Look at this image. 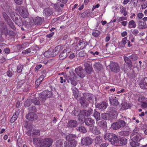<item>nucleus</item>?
<instances>
[{"instance_id":"f257e3e1","label":"nucleus","mask_w":147,"mask_h":147,"mask_svg":"<svg viewBox=\"0 0 147 147\" xmlns=\"http://www.w3.org/2000/svg\"><path fill=\"white\" fill-rule=\"evenodd\" d=\"M33 142L36 147H49L52 145L53 141L49 138L44 139L38 138L33 139Z\"/></svg>"},{"instance_id":"f03ea898","label":"nucleus","mask_w":147,"mask_h":147,"mask_svg":"<svg viewBox=\"0 0 147 147\" xmlns=\"http://www.w3.org/2000/svg\"><path fill=\"white\" fill-rule=\"evenodd\" d=\"M130 138L133 141L136 142L140 141L141 139V136L138 128L136 127L133 130L132 133L131 135Z\"/></svg>"},{"instance_id":"7ed1b4c3","label":"nucleus","mask_w":147,"mask_h":147,"mask_svg":"<svg viewBox=\"0 0 147 147\" xmlns=\"http://www.w3.org/2000/svg\"><path fill=\"white\" fill-rule=\"evenodd\" d=\"M84 97H82L80 100V103L83 107H86L87 106L88 102L86 101L85 99L88 101L91 102L92 101V98L90 96V94L84 93L83 94Z\"/></svg>"},{"instance_id":"20e7f679","label":"nucleus","mask_w":147,"mask_h":147,"mask_svg":"<svg viewBox=\"0 0 147 147\" xmlns=\"http://www.w3.org/2000/svg\"><path fill=\"white\" fill-rule=\"evenodd\" d=\"M110 68L111 71L115 73H117L120 71L119 65L117 63H111L110 65Z\"/></svg>"},{"instance_id":"39448f33","label":"nucleus","mask_w":147,"mask_h":147,"mask_svg":"<svg viewBox=\"0 0 147 147\" xmlns=\"http://www.w3.org/2000/svg\"><path fill=\"white\" fill-rule=\"evenodd\" d=\"M142 20L143 21L139 22L138 28L139 29H144L147 28V17H144Z\"/></svg>"},{"instance_id":"423d86ee","label":"nucleus","mask_w":147,"mask_h":147,"mask_svg":"<svg viewBox=\"0 0 147 147\" xmlns=\"http://www.w3.org/2000/svg\"><path fill=\"white\" fill-rule=\"evenodd\" d=\"M93 141L91 138L87 137L81 139V143L83 145L88 146L92 144Z\"/></svg>"},{"instance_id":"0eeeda50","label":"nucleus","mask_w":147,"mask_h":147,"mask_svg":"<svg viewBox=\"0 0 147 147\" xmlns=\"http://www.w3.org/2000/svg\"><path fill=\"white\" fill-rule=\"evenodd\" d=\"M71 49L69 48L64 49L59 55V57L60 60H63L67 57L71 52Z\"/></svg>"},{"instance_id":"6e6552de","label":"nucleus","mask_w":147,"mask_h":147,"mask_svg":"<svg viewBox=\"0 0 147 147\" xmlns=\"http://www.w3.org/2000/svg\"><path fill=\"white\" fill-rule=\"evenodd\" d=\"M74 98L77 100L80 98V96L78 90L75 87H73L71 88Z\"/></svg>"},{"instance_id":"1a4fd4ad","label":"nucleus","mask_w":147,"mask_h":147,"mask_svg":"<svg viewBox=\"0 0 147 147\" xmlns=\"http://www.w3.org/2000/svg\"><path fill=\"white\" fill-rule=\"evenodd\" d=\"M20 14L24 18H27L28 15V13L27 9L23 7L21 8Z\"/></svg>"},{"instance_id":"9d476101","label":"nucleus","mask_w":147,"mask_h":147,"mask_svg":"<svg viewBox=\"0 0 147 147\" xmlns=\"http://www.w3.org/2000/svg\"><path fill=\"white\" fill-rule=\"evenodd\" d=\"M53 13L52 11L50 8H46L43 12V15L45 17L49 16Z\"/></svg>"},{"instance_id":"9b49d317","label":"nucleus","mask_w":147,"mask_h":147,"mask_svg":"<svg viewBox=\"0 0 147 147\" xmlns=\"http://www.w3.org/2000/svg\"><path fill=\"white\" fill-rule=\"evenodd\" d=\"M64 147H75L77 144V142L75 140H73L72 141L67 143V141L64 142Z\"/></svg>"},{"instance_id":"f8f14e48","label":"nucleus","mask_w":147,"mask_h":147,"mask_svg":"<svg viewBox=\"0 0 147 147\" xmlns=\"http://www.w3.org/2000/svg\"><path fill=\"white\" fill-rule=\"evenodd\" d=\"M119 140L118 137L116 135L114 134L113 137L112 138L111 142V144L114 145H119Z\"/></svg>"},{"instance_id":"ddd939ff","label":"nucleus","mask_w":147,"mask_h":147,"mask_svg":"<svg viewBox=\"0 0 147 147\" xmlns=\"http://www.w3.org/2000/svg\"><path fill=\"white\" fill-rule=\"evenodd\" d=\"M87 45V43L86 42L83 41H80L79 43L77 45V46L78 48L76 49V50H79L85 48Z\"/></svg>"},{"instance_id":"4468645a","label":"nucleus","mask_w":147,"mask_h":147,"mask_svg":"<svg viewBox=\"0 0 147 147\" xmlns=\"http://www.w3.org/2000/svg\"><path fill=\"white\" fill-rule=\"evenodd\" d=\"M84 122L85 124L89 126L92 127L94 125L95 122L93 119L90 118H86L85 119Z\"/></svg>"},{"instance_id":"2eb2a0df","label":"nucleus","mask_w":147,"mask_h":147,"mask_svg":"<svg viewBox=\"0 0 147 147\" xmlns=\"http://www.w3.org/2000/svg\"><path fill=\"white\" fill-rule=\"evenodd\" d=\"M27 119L30 121L36 119L37 118L36 115L33 113L31 112L28 113L26 116Z\"/></svg>"},{"instance_id":"dca6fc26","label":"nucleus","mask_w":147,"mask_h":147,"mask_svg":"<svg viewBox=\"0 0 147 147\" xmlns=\"http://www.w3.org/2000/svg\"><path fill=\"white\" fill-rule=\"evenodd\" d=\"M140 86L142 89H147V77L144 78L140 82Z\"/></svg>"},{"instance_id":"f3484780","label":"nucleus","mask_w":147,"mask_h":147,"mask_svg":"<svg viewBox=\"0 0 147 147\" xmlns=\"http://www.w3.org/2000/svg\"><path fill=\"white\" fill-rule=\"evenodd\" d=\"M77 75L80 77L83 78L85 76L84 70L81 68H76L75 69Z\"/></svg>"},{"instance_id":"a211bd4d","label":"nucleus","mask_w":147,"mask_h":147,"mask_svg":"<svg viewBox=\"0 0 147 147\" xmlns=\"http://www.w3.org/2000/svg\"><path fill=\"white\" fill-rule=\"evenodd\" d=\"M107 104L106 102H103L97 104L96 105V107L100 109H104L107 107Z\"/></svg>"},{"instance_id":"6ab92c4d","label":"nucleus","mask_w":147,"mask_h":147,"mask_svg":"<svg viewBox=\"0 0 147 147\" xmlns=\"http://www.w3.org/2000/svg\"><path fill=\"white\" fill-rule=\"evenodd\" d=\"M62 49L63 48L62 46L58 45L53 50H52V52L54 56L58 54Z\"/></svg>"},{"instance_id":"aec40b11","label":"nucleus","mask_w":147,"mask_h":147,"mask_svg":"<svg viewBox=\"0 0 147 147\" xmlns=\"http://www.w3.org/2000/svg\"><path fill=\"white\" fill-rule=\"evenodd\" d=\"M84 65L85 67V70L86 72L88 74H90L92 70L91 66L87 63H84Z\"/></svg>"},{"instance_id":"412c9836","label":"nucleus","mask_w":147,"mask_h":147,"mask_svg":"<svg viewBox=\"0 0 147 147\" xmlns=\"http://www.w3.org/2000/svg\"><path fill=\"white\" fill-rule=\"evenodd\" d=\"M44 55L47 57H54L52 49H50L47 51L45 52L44 54Z\"/></svg>"},{"instance_id":"4be33fe9","label":"nucleus","mask_w":147,"mask_h":147,"mask_svg":"<svg viewBox=\"0 0 147 147\" xmlns=\"http://www.w3.org/2000/svg\"><path fill=\"white\" fill-rule=\"evenodd\" d=\"M77 125V122L74 120H71L69 121L68 123V126L71 127H76Z\"/></svg>"},{"instance_id":"5701e85b","label":"nucleus","mask_w":147,"mask_h":147,"mask_svg":"<svg viewBox=\"0 0 147 147\" xmlns=\"http://www.w3.org/2000/svg\"><path fill=\"white\" fill-rule=\"evenodd\" d=\"M75 136L72 134H69L66 137V140H67V143H69L73 140H75Z\"/></svg>"},{"instance_id":"b1692460","label":"nucleus","mask_w":147,"mask_h":147,"mask_svg":"<svg viewBox=\"0 0 147 147\" xmlns=\"http://www.w3.org/2000/svg\"><path fill=\"white\" fill-rule=\"evenodd\" d=\"M114 134L111 133H106L104 136V138L106 140H108L109 141L111 142L112 138L113 137V135Z\"/></svg>"},{"instance_id":"393cba45","label":"nucleus","mask_w":147,"mask_h":147,"mask_svg":"<svg viewBox=\"0 0 147 147\" xmlns=\"http://www.w3.org/2000/svg\"><path fill=\"white\" fill-rule=\"evenodd\" d=\"M109 112L110 113V114L113 116L117 115V112L116 111L114 107H110L109 110Z\"/></svg>"},{"instance_id":"a878e982","label":"nucleus","mask_w":147,"mask_h":147,"mask_svg":"<svg viewBox=\"0 0 147 147\" xmlns=\"http://www.w3.org/2000/svg\"><path fill=\"white\" fill-rule=\"evenodd\" d=\"M136 26V25L134 20H131L128 23V28H135Z\"/></svg>"},{"instance_id":"bb28decb","label":"nucleus","mask_w":147,"mask_h":147,"mask_svg":"<svg viewBox=\"0 0 147 147\" xmlns=\"http://www.w3.org/2000/svg\"><path fill=\"white\" fill-rule=\"evenodd\" d=\"M124 59L126 63L127 64L128 66L130 67H132V63L129 58L126 57H124Z\"/></svg>"},{"instance_id":"cd10ccee","label":"nucleus","mask_w":147,"mask_h":147,"mask_svg":"<svg viewBox=\"0 0 147 147\" xmlns=\"http://www.w3.org/2000/svg\"><path fill=\"white\" fill-rule=\"evenodd\" d=\"M34 22L35 24L40 25L41 23L42 19L41 18L39 17H37L34 20Z\"/></svg>"},{"instance_id":"c85d7f7f","label":"nucleus","mask_w":147,"mask_h":147,"mask_svg":"<svg viewBox=\"0 0 147 147\" xmlns=\"http://www.w3.org/2000/svg\"><path fill=\"white\" fill-rule=\"evenodd\" d=\"M69 76H67L66 75H64V77H60V83H63L64 82H66V80L68 81V82H69Z\"/></svg>"},{"instance_id":"c756f323","label":"nucleus","mask_w":147,"mask_h":147,"mask_svg":"<svg viewBox=\"0 0 147 147\" xmlns=\"http://www.w3.org/2000/svg\"><path fill=\"white\" fill-rule=\"evenodd\" d=\"M119 143L120 145H125L127 143V140L125 138L122 137L120 138L119 140Z\"/></svg>"},{"instance_id":"7c9ffc66","label":"nucleus","mask_w":147,"mask_h":147,"mask_svg":"<svg viewBox=\"0 0 147 147\" xmlns=\"http://www.w3.org/2000/svg\"><path fill=\"white\" fill-rule=\"evenodd\" d=\"M82 113L85 116L88 117L92 114V110L90 109L88 111L86 110H83L82 111Z\"/></svg>"},{"instance_id":"2f4dec72","label":"nucleus","mask_w":147,"mask_h":147,"mask_svg":"<svg viewBox=\"0 0 147 147\" xmlns=\"http://www.w3.org/2000/svg\"><path fill=\"white\" fill-rule=\"evenodd\" d=\"M18 112L17 111L13 115L10 120V122L11 123H13L15 121V120L17 119L18 117Z\"/></svg>"},{"instance_id":"473e14b6","label":"nucleus","mask_w":147,"mask_h":147,"mask_svg":"<svg viewBox=\"0 0 147 147\" xmlns=\"http://www.w3.org/2000/svg\"><path fill=\"white\" fill-rule=\"evenodd\" d=\"M96 123L99 126L102 128L105 127L106 126V123L104 121H102L98 122H96Z\"/></svg>"},{"instance_id":"72a5a7b5","label":"nucleus","mask_w":147,"mask_h":147,"mask_svg":"<svg viewBox=\"0 0 147 147\" xmlns=\"http://www.w3.org/2000/svg\"><path fill=\"white\" fill-rule=\"evenodd\" d=\"M111 103L113 105L117 106L119 104V102L116 99L112 98L109 99Z\"/></svg>"},{"instance_id":"f704fd0d","label":"nucleus","mask_w":147,"mask_h":147,"mask_svg":"<svg viewBox=\"0 0 147 147\" xmlns=\"http://www.w3.org/2000/svg\"><path fill=\"white\" fill-rule=\"evenodd\" d=\"M127 39V37H125L122 39L121 41L119 43L120 47H124L125 45Z\"/></svg>"},{"instance_id":"c9c22d12","label":"nucleus","mask_w":147,"mask_h":147,"mask_svg":"<svg viewBox=\"0 0 147 147\" xmlns=\"http://www.w3.org/2000/svg\"><path fill=\"white\" fill-rule=\"evenodd\" d=\"M92 132L95 135H97L100 133V131L98 128L96 127H94L92 128Z\"/></svg>"},{"instance_id":"e433bc0d","label":"nucleus","mask_w":147,"mask_h":147,"mask_svg":"<svg viewBox=\"0 0 147 147\" xmlns=\"http://www.w3.org/2000/svg\"><path fill=\"white\" fill-rule=\"evenodd\" d=\"M94 110L95 112L94 114V116L97 121L99 120L100 119V113L96 111L95 109Z\"/></svg>"},{"instance_id":"4c0bfd02","label":"nucleus","mask_w":147,"mask_h":147,"mask_svg":"<svg viewBox=\"0 0 147 147\" xmlns=\"http://www.w3.org/2000/svg\"><path fill=\"white\" fill-rule=\"evenodd\" d=\"M120 12L121 14H123V15L125 16L127 14V12L126 10V8L123 7L120 8Z\"/></svg>"},{"instance_id":"58836bf2","label":"nucleus","mask_w":147,"mask_h":147,"mask_svg":"<svg viewBox=\"0 0 147 147\" xmlns=\"http://www.w3.org/2000/svg\"><path fill=\"white\" fill-rule=\"evenodd\" d=\"M94 68H96L97 70H99L102 68V65L99 63H96L94 64Z\"/></svg>"},{"instance_id":"ea45409f","label":"nucleus","mask_w":147,"mask_h":147,"mask_svg":"<svg viewBox=\"0 0 147 147\" xmlns=\"http://www.w3.org/2000/svg\"><path fill=\"white\" fill-rule=\"evenodd\" d=\"M102 142V138L101 136H99L96 137L95 139V142L96 144H99Z\"/></svg>"},{"instance_id":"a19ab883","label":"nucleus","mask_w":147,"mask_h":147,"mask_svg":"<svg viewBox=\"0 0 147 147\" xmlns=\"http://www.w3.org/2000/svg\"><path fill=\"white\" fill-rule=\"evenodd\" d=\"M40 134V131L38 129H33L32 131V135L34 136H38Z\"/></svg>"},{"instance_id":"79ce46f5","label":"nucleus","mask_w":147,"mask_h":147,"mask_svg":"<svg viewBox=\"0 0 147 147\" xmlns=\"http://www.w3.org/2000/svg\"><path fill=\"white\" fill-rule=\"evenodd\" d=\"M111 127L115 129H117L120 128L117 122L113 123L111 125Z\"/></svg>"},{"instance_id":"37998d69","label":"nucleus","mask_w":147,"mask_h":147,"mask_svg":"<svg viewBox=\"0 0 147 147\" xmlns=\"http://www.w3.org/2000/svg\"><path fill=\"white\" fill-rule=\"evenodd\" d=\"M63 140H59L56 142V146L57 147H63Z\"/></svg>"},{"instance_id":"c03bdc74","label":"nucleus","mask_w":147,"mask_h":147,"mask_svg":"<svg viewBox=\"0 0 147 147\" xmlns=\"http://www.w3.org/2000/svg\"><path fill=\"white\" fill-rule=\"evenodd\" d=\"M138 100L142 103L143 102H147V98L144 96L140 97L138 99Z\"/></svg>"},{"instance_id":"a18cd8bd","label":"nucleus","mask_w":147,"mask_h":147,"mask_svg":"<svg viewBox=\"0 0 147 147\" xmlns=\"http://www.w3.org/2000/svg\"><path fill=\"white\" fill-rule=\"evenodd\" d=\"M119 125V127L120 128L122 127H124L125 126V121L120 120L117 122Z\"/></svg>"},{"instance_id":"49530a36","label":"nucleus","mask_w":147,"mask_h":147,"mask_svg":"<svg viewBox=\"0 0 147 147\" xmlns=\"http://www.w3.org/2000/svg\"><path fill=\"white\" fill-rule=\"evenodd\" d=\"M32 102V100L31 99L27 100L24 103V105L26 107L29 106Z\"/></svg>"},{"instance_id":"de8ad7c7","label":"nucleus","mask_w":147,"mask_h":147,"mask_svg":"<svg viewBox=\"0 0 147 147\" xmlns=\"http://www.w3.org/2000/svg\"><path fill=\"white\" fill-rule=\"evenodd\" d=\"M80 131L83 133H85L87 132V130L85 127L83 126L79 127L78 129Z\"/></svg>"},{"instance_id":"09e8293b","label":"nucleus","mask_w":147,"mask_h":147,"mask_svg":"<svg viewBox=\"0 0 147 147\" xmlns=\"http://www.w3.org/2000/svg\"><path fill=\"white\" fill-rule=\"evenodd\" d=\"M135 141H133L130 142V145L131 147H136L138 146L139 145V144L137 142H136Z\"/></svg>"},{"instance_id":"8fccbe9b","label":"nucleus","mask_w":147,"mask_h":147,"mask_svg":"<svg viewBox=\"0 0 147 147\" xmlns=\"http://www.w3.org/2000/svg\"><path fill=\"white\" fill-rule=\"evenodd\" d=\"M69 80H70L71 83V84L74 86H76L77 85V82L74 80L72 79V77L71 76H69Z\"/></svg>"},{"instance_id":"3c124183","label":"nucleus","mask_w":147,"mask_h":147,"mask_svg":"<svg viewBox=\"0 0 147 147\" xmlns=\"http://www.w3.org/2000/svg\"><path fill=\"white\" fill-rule=\"evenodd\" d=\"M129 134V131H121L120 133L121 135L124 136H128Z\"/></svg>"},{"instance_id":"603ef678","label":"nucleus","mask_w":147,"mask_h":147,"mask_svg":"<svg viewBox=\"0 0 147 147\" xmlns=\"http://www.w3.org/2000/svg\"><path fill=\"white\" fill-rule=\"evenodd\" d=\"M100 32L98 30H96L94 31L92 33L93 36L95 37L98 36L100 34Z\"/></svg>"},{"instance_id":"864d4df0","label":"nucleus","mask_w":147,"mask_h":147,"mask_svg":"<svg viewBox=\"0 0 147 147\" xmlns=\"http://www.w3.org/2000/svg\"><path fill=\"white\" fill-rule=\"evenodd\" d=\"M121 109H128L129 107L128 104L127 103H123L122 104Z\"/></svg>"},{"instance_id":"5fc2aeb1","label":"nucleus","mask_w":147,"mask_h":147,"mask_svg":"<svg viewBox=\"0 0 147 147\" xmlns=\"http://www.w3.org/2000/svg\"><path fill=\"white\" fill-rule=\"evenodd\" d=\"M129 58L133 61L136 60L138 59V57L136 55L133 54L129 56Z\"/></svg>"},{"instance_id":"6e6d98bb","label":"nucleus","mask_w":147,"mask_h":147,"mask_svg":"<svg viewBox=\"0 0 147 147\" xmlns=\"http://www.w3.org/2000/svg\"><path fill=\"white\" fill-rule=\"evenodd\" d=\"M33 102L35 105H38L40 104V102L37 98H35L32 100V102Z\"/></svg>"},{"instance_id":"4d7b16f0","label":"nucleus","mask_w":147,"mask_h":147,"mask_svg":"<svg viewBox=\"0 0 147 147\" xmlns=\"http://www.w3.org/2000/svg\"><path fill=\"white\" fill-rule=\"evenodd\" d=\"M23 69V66L22 65H19L17 67V71L18 73H20L22 72Z\"/></svg>"},{"instance_id":"13d9d810","label":"nucleus","mask_w":147,"mask_h":147,"mask_svg":"<svg viewBox=\"0 0 147 147\" xmlns=\"http://www.w3.org/2000/svg\"><path fill=\"white\" fill-rule=\"evenodd\" d=\"M109 116V115L108 113H105L102 114V117L104 119H107Z\"/></svg>"},{"instance_id":"bf43d9fd","label":"nucleus","mask_w":147,"mask_h":147,"mask_svg":"<svg viewBox=\"0 0 147 147\" xmlns=\"http://www.w3.org/2000/svg\"><path fill=\"white\" fill-rule=\"evenodd\" d=\"M50 93V92L49 91H48L45 90L42 93V94L43 96H45V97H49V96H48V95L49 93ZM44 98H45V99H46V98L45 97Z\"/></svg>"},{"instance_id":"052dcab7","label":"nucleus","mask_w":147,"mask_h":147,"mask_svg":"<svg viewBox=\"0 0 147 147\" xmlns=\"http://www.w3.org/2000/svg\"><path fill=\"white\" fill-rule=\"evenodd\" d=\"M137 17L139 19H141L144 17V15L143 13H139L137 14Z\"/></svg>"},{"instance_id":"680f3d73","label":"nucleus","mask_w":147,"mask_h":147,"mask_svg":"<svg viewBox=\"0 0 147 147\" xmlns=\"http://www.w3.org/2000/svg\"><path fill=\"white\" fill-rule=\"evenodd\" d=\"M131 32L135 36H136L139 33V31L138 30L136 29H135L131 31Z\"/></svg>"},{"instance_id":"e2e57ef3","label":"nucleus","mask_w":147,"mask_h":147,"mask_svg":"<svg viewBox=\"0 0 147 147\" xmlns=\"http://www.w3.org/2000/svg\"><path fill=\"white\" fill-rule=\"evenodd\" d=\"M31 51L30 49V48H28L26 50H24L22 51V53L23 54H26V53H28L30 52Z\"/></svg>"},{"instance_id":"0e129e2a","label":"nucleus","mask_w":147,"mask_h":147,"mask_svg":"<svg viewBox=\"0 0 147 147\" xmlns=\"http://www.w3.org/2000/svg\"><path fill=\"white\" fill-rule=\"evenodd\" d=\"M127 19V18L125 17H121L118 19V22H120L121 21L126 20Z\"/></svg>"},{"instance_id":"69168bd1","label":"nucleus","mask_w":147,"mask_h":147,"mask_svg":"<svg viewBox=\"0 0 147 147\" xmlns=\"http://www.w3.org/2000/svg\"><path fill=\"white\" fill-rule=\"evenodd\" d=\"M142 103L141 106L142 108H145L147 107V102H143Z\"/></svg>"},{"instance_id":"338daca9","label":"nucleus","mask_w":147,"mask_h":147,"mask_svg":"<svg viewBox=\"0 0 147 147\" xmlns=\"http://www.w3.org/2000/svg\"><path fill=\"white\" fill-rule=\"evenodd\" d=\"M15 2L18 5H20L22 3V0H14Z\"/></svg>"},{"instance_id":"774afa93","label":"nucleus","mask_w":147,"mask_h":147,"mask_svg":"<svg viewBox=\"0 0 147 147\" xmlns=\"http://www.w3.org/2000/svg\"><path fill=\"white\" fill-rule=\"evenodd\" d=\"M109 145V144L108 143H105L101 144L100 147H107Z\"/></svg>"}]
</instances>
